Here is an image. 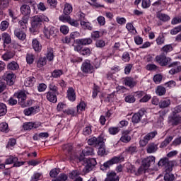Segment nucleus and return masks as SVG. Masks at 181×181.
Here are the masks:
<instances>
[{"instance_id":"obj_1","label":"nucleus","mask_w":181,"mask_h":181,"mask_svg":"<svg viewBox=\"0 0 181 181\" xmlns=\"http://www.w3.org/2000/svg\"><path fill=\"white\" fill-rule=\"evenodd\" d=\"M43 22H49V18L43 14L33 17L31 20V28H30V32L32 33L37 32Z\"/></svg>"},{"instance_id":"obj_2","label":"nucleus","mask_w":181,"mask_h":181,"mask_svg":"<svg viewBox=\"0 0 181 181\" xmlns=\"http://www.w3.org/2000/svg\"><path fill=\"white\" fill-rule=\"evenodd\" d=\"M155 160H156L155 156H148L143 159L141 165L138 169L139 175L145 173V172H146V170L149 169V168L151 167V165H153V163H155Z\"/></svg>"},{"instance_id":"obj_3","label":"nucleus","mask_w":181,"mask_h":181,"mask_svg":"<svg viewBox=\"0 0 181 181\" xmlns=\"http://www.w3.org/2000/svg\"><path fill=\"white\" fill-rule=\"evenodd\" d=\"M91 155H94V149L91 147H87L86 149L82 151L79 157H70V159H74V160H76V162H81V160H84L85 156H90Z\"/></svg>"},{"instance_id":"obj_4","label":"nucleus","mask_w":181,"mask_h":181,"mask_svg":"<svg viewBox=\"0 0 181 181\" xmlns=\"http://www.w3.org/2000/svg\"><path fill=\"white\" fill-rule=\"evenodd\" d=\"M43 33L47 39H50V37L57 36L59 30L53 26L45 27Z\"/></svg>"},{"instance_id":"obj_5","label":"nucleus","mask_w":181,"mask_h":181,"mask_svg":"<svg viewBox=\"0 0 181 181\" xmlns=\"http://www.w3.org/2000/svg\"><path fill=\"white\" fill-rule=\"evenodd\" d=\"M158 166H163L165 168V172H172L173 170V163L169 161V159L166 157L161 158L158 163Z\"/></svg>"},{"instance_id":"obj_6","label":"nucleus","mask_w":181,"mask_h":181,"mask_svg":"<svg viewBox=\"0 0 181 181\" xmlns=\"http://www.w3.org/2000/svg\"><path fill=\"white\" fill-rule=\"evenodd\" d=\"M59 19L61 22H63L64 23H69L71 26H74L75 28H78L80 25L78 21L71 19V17L69 15L62 14L59 16Z\"/></svg>"},{"instance_id":"obj_7","label":"nucleus","mask_w":181,"mask_h":181,"mask_svg":"<svg viewBox=\"0 0 181 181\" xmlns=\"http://www.w3.org/2000/svg\"><path fill=\"white\" fill-rule=\"evenodd\" d=\"M155 59L156 63H158L162 66H168L172 62V59L166 57L164 54L156 56Z\"/></svg>"},{"instance_id":"obj_8","label":"nucleus","mask_w":181,"mask_h":181,"mask_svg":"<svg viewBox=\"0 0 181 181\" xmlns=\"http://www.w3.org/2000/svg\"><path fill=\"white\" fill-rule=\"evenodd\" d=\"M81 70L83 71V73L91 74V73L94 72V66L93 64H91V62L87 59L83 62Z\"/></svg>"},{"instance_id":"obj_9","label":"nucleus","mask_w":181,"mask_h":181,"mask_svg":"<svg viewBox=\"0 0 181 181\" xmlns=\"http://www.w3.org/2000/svg\"><path fill=\"white\" fill-rule=\"evenodd\" d=\"M156 132H153L148 133L147 135L144 136L143 139L139 141V145L141 146H146L148 145V142L151 141V139H153L154 136H156Z\"/></svg>"},{"instance_id":"obj_10","label":"nucleus","mask_w":181,"mask_h":181,"mask_svg":"<svg viewBox=\"0 0 181 181\" xmlns=\"http://www.w3.org/2000/svg\"><path fill=\"white\" fill-rule=\"evenodd\" d=\"M129 134H131V131L129 130H124L122 132V136L119 139L120 142H123V144H128L131 142L132 137Z\"/></svg>"},{"instance_id":"obj_11","label":"nucleus","mask_w":181,"mask_h":181,"mask_svg":"<svg viewBox=\"0 0 181 181\" xmlns=\"http://www.w3.org/2000/svg\"><path fill=\"white\" fill-rule=\"evenodd\" d=\"M15 97H16L18 100V104L23 107H26V93L23 91L18 92L15 94Z\"/></svg>"},{"instance_id":"obj_12","label":"nucleus","mask_w":181,"mask_h":181,"mask_svg":"<svg viewBox=\"0 0 181 181\" xmlns=\"http://www.w3.org/2000/svg\"><path fill=\"white\" fill-rule=\"evenodd\" d=\"M104 141V139L101 136L99 137H92L88 140V145L90 146H95L98 148V146Z\"/></svg>"},{"instance_id":"obj_13","label":"nucleus","mask_w":181,"mask_h":181,"mask_svg":"<svg viewBox=\"0 0 181 181\" xmlns=\"http://www.w3.org/2000/svg\"><path fill=\"white\" fill-rule=\"evenodd\" d=\"M169 67H172V69L169 71L170 74H176L181 71V65L180 62H176L169 65Z\"/></svg>"},{"instance_id":"obj_14","label":"nucleus","mask_w":181,"mask_h":181,"mask_svg":"<svg viewBox=\"0 0 181 181\" xmlns=\"http://www.w3.org/2000/svg\"><path fill=\"white\" fill-rule=\"evenodd\" d=\"M168 122L169 124H171L173 127L179 125L181 124V116L177 115H173L168 117Z\"/></svg>"},{"instance_id":"obj_15","label":"nucleus","mask_w":181,"mask_h":181,"mask_svg":"<svg viewBox=\"0 0 181 181\" xmlns=\"http://www.w3.org/2000/svg\"><path fill=\"white\" fill-rule=\"evenodd\" d=\"M76 97V90H74V88L72 87L69 88L66 91V98H68L69 101L74 102Z\"/></svg>"},{"instance_id":"obj_16","label":"nucleus","mask_w":181,"mask_h":181,"mask_svg":"<svg viewBox=\"0 0 181 181\" xmlns=\"http://www.w3.org/2000/svg\"><path fill=\"white\" fill-rule=\"evenodd\" d=\"M32 47L35 52L39 53L42 50V44H40V42L37 39L34 38L32 40Z\"/></svg>"},{"instance_id":"obj_17","label":"nucleus","mask_w":181,"mask_h":181,"mask_svg":"<svg viewBox=\"0 0 181 181\" xmlns=\"http://www.w3.org/2000/svg\"><path fill=\"white\" fill-rule=\"evenodd\" d=\"M119 162V158L114 157L112 159L107 160L103 164V166L105 169H108L110 166H112V165H115V163H118Z\"/></svg>"},{"instance_id":"obj_18","label":"nucleus","mask_w":181,"mask_h":181,"mask_svg":"<svg viewBox=\"0 0 181 181\" xmlns=\"http://www.w3.org/2000/svg\"><path fill=\"white\" fill-rule=\"evenodd\" d=\"M158 151V144L150 143L146 147L147 153H155Z\"/></svg>"},{"instance_id":"obj_19","label":"nucleus","mask_w":181,"mask_h":181,"mask_svg":"<svg viewBox=\"0 0 181 181\" xmlns=\"http://www.w3.org/2000/svg\"><path fill=\"white\" fill-rule=\"evenodd\" d=\"M87 165H86V172H90V170L93 166H95L97 165V160L95 158H89L86 160Z\"/></svg>"},{"instance_id":"obj_20","label":"nucleus","mask_w":181,"mask_h":181,"mask_svg":"<svg viewBox=\"0 0 181 181\" xmlns=\"http://www.w3.org/2000/svg\"><path fill=\"white\" fill-rule=\"evenodd\" d=\"M124 84L125 86H127V87L132 88V87H135V86H136V81L134 80V78L127 77L124 79Z\"/></svg>"},{"instance_id":"obj_21","label":"nucleus","mask_w":181,"mask_h":181,"mask_svg":"<svg viewBox=\"0 0 181 181\" xmlns=\"http://www.w3.org/2000/svg\"><path fill=\"white\" fill-rule=\"evenodd\" d=\"M98 146V155H99V156H104V155H107V150H105V144H104V141H102Z\"/></svg>"},{"instance_id":"obj_22","label":"nucleus","mask_w":181,"mask_h":181,"mask_svg":"<svg viewBox=\"0 0 181 181\" xmlns=\"http://www.w3.org/2000/svg\"><path fill=\"white\" fill-rule=\"evenodd\" d=\"M80 25L83 29L93 30V25L91 24V23L87 21V20L81 21L80 22Z\"/></svg>"},{"instance_id":"obj_23","label":"nucleus","mask_w":181,"mask_h":181,"mask_svg":"<svg viewBox=\"0 0 181 181\" xmlns=\"http://www.w3.org/2000/svg\"><path fill=\"white\" fill-rule=\"evenodd\" d=\"M14 35L19 40H25V39H26V33L21 30H15Z\"/></svg>"},{"instance_id":"obj_24","label":"nucleus","mask_w":181,"mask_h":181,"mask_svg":"<svg viewBox=\"0 0 181 181\" xmlns=\"http://www.w3.org/2000/svg\"><path fill=\"white\" fill-rule=\"evenodd\" d=\"M29 21V18L28 17H23L19 22L18 25H20V28L21 29H23L24 30H26L28 29V22Z\"/></svg>"},{"instance_id":"obj_25","label":"nucleus","mask_w":181,"mask_h":181,"mask_svg":"<svg viewBox=\"0 0 181 181\" xmlns=\"http://www.w3.org/2000/svg\"><path fill=\"white\" fill-rule=\"evenodd\" d=\"M21 12L22 15H24L25 16H28V15H30V6L26 4L21 6Z\"/></svg>"},{"instance_id":"obj_26","label":"nucleus","mask_w":181,"mask_h":181,"mask_svg":"<svg viewBox=\"0 0 181 181\" xmlns=\"http://www.w3.org/2000/svg\"><path fill=\"white\" fill-rule=\"evenodd\" d=\"M1 40H3L4 45H9L12 42V38L11 35L7 33H4L1 35Z\"/></svg>"},{"instance_id":"obj_27","label":"nucleus","mask_w":181,"mask_h":181,"mask_svg":"<svg viewBox=\"0 0 181 181\" xmlns=\"http://www.w3.org/2000/svg\"><path fill=\"white\" fill-rule=\"evenodd\" d=\"M15 78H16V76H15V74L12 73L7 74L6 78L7 84H8V86H13Z\"/></svg>"},{"instance_id":"obj_28","label":"nucleus","mask_w":181,"mask_h":181,"mask_svg":"<svg viewBox=\"0 0 181 181\" xmlns=\"http://www.w3.org/2000/svg\"><path fill=\"white\" fill-rule=\"evenodd\" d=\"M157 18L162 22H168V21H170V17H169V16L160 12L157 13Z\"/></svg>"},{"instance_id":"obj_29","label":"nucleus","mask_w":181,"mask_h":181,"mask_svg":"<svg viewBox=\"0 0 181 181\" xmlns=\"http://www.w3.org/2000/svg\"><path fill=\"white\" fill-rule=\"evenodd\" d=\"M37 125L33 122H27L24 123L23 128L25 131H30V129H33V128H37Z\"/></svg>"},{"instance_id":"obj_30","label":"nucleus","mask_w":181,"mask_h":181,"mask_svg":"<svg viewBox=\"0 0 181 181\" xmlns=\"http://www.w3.org/2000/svg\"><path fill=\"white\" fill-rule=\"evenodd\" d=\"M73 12V6L69 3H66L64 7V14L70 15Z\"/></svg>"},{"instance_id":"obj_31","label":"nucleus","mask_w":181,"mask_h":181,"mask_svg":"<svg viewBox=\"0 0 181 181\" xmlns=\"http://www.w3.org/2000/svg\"><path fill=\"white\" fill-rule=\"evenodd\" d=\"M35 78L33 76H30L26 78L25 81V87H33V84H35Z\"/></svg>"},{"instance_id":"obj_32","label":"nucleus","mask_w":181,"mask_h":181,"mask_svg":"<svg viewBox=\"0 0 181 181\" xmlns=\"http://www.w3.org/2000/svg\"><path fill=\"white\" fill-rule=\"evenodd\" d=\"M47 99L51 103H57V97L56 96V94L52 92H48L47 93Z\"/></svg>"},{"instance_id":"obj_33","label":"nucleus","mask_w":181,"mask_h":181,"mask_svg":"<svg viewBox=\"0 0 181 181\" xmlns=\"http://www.w3.org/2000/svg\"><path fill=\"white\" fill-rule=\"evenodd\" d=\"M37 112V107H31L24 110L25 115H32V114H36Z\"/></svg>"},{"instance_id":"obj_34","label":"nucleus","mask_w":181,"mask_h":181,"mask_svg":"<svg viewBox=\"0 0 181 181\" xmlns=\"http://www.w3.org/2000/svg\"><path fill=\"white\" fill-rule=\"evenodd\" d=\"M78 43L79 45H83V46H86L87 45H91L93 43V40L91 38H84L78 40Z\"/></svg>"},{"instance_id":"obj_35","label":"nucleus","mask_w":181,"mask_h":181,"mask_svg":"<svg viewBox=\"0 0 181 181\" xmlns=\"http://www.w3.org/2000/svg\"><path fill=\"white\" fill-rule=\"evenodd\" d=\"M156 93L160 96L165 95L166 94V88L162 86H159L156 90Z\"/></svg>"},{"instance_id":"obj_36","label":"nucleus","mask_w":181,"mask_h":181,"mask_svg":"<svg viewBox=\"0 0 181 181\" xmlns=\"http://www.w3.org/2000/svg\"><path fill=\"white\" fill-rule=\"evenodd\" d=\"M169 105H170V100H169V99L162 100L159 103L160 108H168V107H169Z\"/></svg>"},{"instance_id":"obj_37","label":"nucleus","mask_w":181,"mask_h":181,"mask_svg":"<svg viewBox=\"0 0 181 181\" xmlns=\"http://www.w3.org/2000/svg\"><path fill=\"white\" fill-rule=\"evenodd\" d=\"M173 139V136H170L167 137L161 144L160 146V148H165V146H168L170 142H172V140Z\"/></svg>"},{"instance_id":"obj_38","label":"nucleus","mask_w":181,"mask_h":181,"mask_svg":"<svg viewBox=\"0 0 181 181\" xmlns=\"http://www.w3.org/2000/svg\"><path fill=\"white\" fill-rule=\"evenodd\" d=\"M80 176V171L75 170L72 172L69 173V177L71 179V180L74 181L78 177Z\"/></svg>"},{"instance_id":"obj_39","label":"nucleus","mask_w":181,"mask_h":181,"mask_svg":"<svg viewBox=\"0 0 181 181\" xmlns=\"http://www.w3.org/2000/svg\"><path fill=\"white\" fill-rule=\"evenodd\" d=\"M105 181H118V176H117L115 172L110 173L105 179Z\"/></svg>"},{"instance_id":"obj_40","label":"nucleus","mask_w":181,"mask_h":181,"mask_svg":"<svg viewBox=\"0 0 181 181\" xmlns=\"http://www.w3.org/2000/svg\"><path fill=\"white\" fill-rule=\"evenodd\" d=\"M124 101L126 103H129V104H132L133 103H135L136 99L134 93H132L130 95H127L124 98Z\"/></svg>"},{"instance_id":"obj_41","label":"nucleus","mask_w":181,"mask_h":181,"mask_svg":"<svg viewBox=\"0 0 181 181\" xmlns=\"http://www.w3.org/2000/svg\"><path fill=\"white\" fill-rule=\"evenodd\" d=\"M16 160H18V157L10 156L5 160V165H12Z\"/></svg>"},{"instance_id":"obj_42","label":"nucleus","mask_w":181,"mask_h":181,"mask_svg":"<svg viewBox=\"0 0 181 181\" xmlns=\"http://www.w3.org/2000/svg\"><path fill=\"white\" fill-rule=\"evenodd\" d=\"M61 76H63V71L60 69H55L52 73V77L54 78H59V77H61Z\"/></svg>"},{"instance_id":"obj_43","label":"nucleus","mask_w":181,"mask_h":181,"mask_svg":"<svg viewBox=\"0 0 181 181\" xmlns=\"http://www.w3.org/2000/svg\"><path fill=\"white\" fill-rule=\"evenodd\" d=\"M141 118H142L141 113H135L132 118V121L134 124H138L141 121Z\"/></svg>"},{"instance_id":"obj_44","label":"nucleus","mask_w":181,"mask_h":181,"mask_svg":"<svg viewBox=\"0 0 181 181\" xmlns=\"http://www.w3.org/2000/svg\"><path fill=\"white\" fill-rule=\"evenodd\" d=\"M15 56L13 52H6L4 54L2 55V59L5 62H8V60H11Z\"/></svg>"},{"instance_id":"obj_45","label":"nucleus","mask_w":181,"mask_h":181,"mask_svg":"<svg viewBox=\"0 0 181 181\" xmlns=\"http://www.w3.org/2000/svg\"><path fill=\"white\" fill-rule=\"evenodd\" d=\"M164 180L165 181H173L175 180V175L170 172H166V173L164 175Z\"/></svg>"},{"instance_id":"obj_46","label":"nucleus","mask_w":181,"mask_h":181,"mask_svg":"<svg viewBox=\"0 0 181 181\" xmlns=\"http://www.w3.org/2000/svg\"><path fill=\"white\" fill-rule=\"evenodd\" d=\"M7 69L9 70H18L19 69V65L18 63L12 62L7 65Z\"/></svg>"},{"instance_id":"obj_47","label":"nucleus","mask_w":181,"mask_h":181,"mask_svg":"<svg viewBox=\"0 0 181 181\" xmlns=\"http://www.w3.org/2000/svg\"><path fill=\"white\" fill-rule=\"evenodd\" d=\"M126 151L128 153H130L131 155H134V153H136V152H138L136 146L134 145L130 146L126 149Z\"/></svg>"},{"instance_id":"obj_48","label":"nucleus","mask_w":181,"mask_h":181,"mask_svg":"<svg viewBox=\"0 0 181 181\" xmlns=\"http://www.w3.org/2000/svg\"><path fill=\"white\" fill-rule=\"evenodd\" d=\"M44 66H46V58L45 57L39 58L37 62V67H39L40 69Z\"/></svg>"},{"instance_id":"obj_49","label":"nucleus","mask_w":181,"mask_h":181,"mask_svg":"<svg viewBox=\"0 0 181 181\" xmlns=\"http://www.w3.org/2000/svg\"><path fill=\"white\" fill-rule=\"evenodd\" d=\"M8 28H9V23L6 21H3L0 24V30L5 32Z\"/></svg>"},{"instance_id":"obj_50","label":"nucleus","mask_w":181,"mask_h":181,"mask_svg":"<svg viewBox=\"0 0 181 181\" xmlns=\"http://www.w3.org/2000/svg\"><path fill=\"white\" fill-rule=\"evenodd\" d=\"M8 110L6 109V105L0 103V117H4L6 114Z\"/></svg>"},{"instance_id":"obj_51","label":"nucleus","mask_w":181,"mask_h":181,"mask_svg":"<svg viewBox=\"0 0 181 181\" xmlns=\"http://www.w3.org/2000/svg\"><path fill=\"white\" fill-rule=\"evenodd\" d=\"M0 131H1V132H9V127H8V123L6 122L1 123Z\"/></svg>"},{"instance_id":"obj_52","label":"nucleus","mask_w":181,"mask_h":181,"mask_svg":"<svg viewBox=\"0 0 181 181\" xmlns=\"http://www.w3.org/2000/svg\"><path fill=\"white\" fill-rule=\"evenodd\" d=\"M172 50H173L172 45H166L161 48V52H163L164 53H169L172 52Z\"/></svg>"},{"instance_id":"obj_53","label":"nucleus","mask_w":181,"mask_h":181,"mask_svg":"<svg viewBox=\"0 0 181 181\" xmlns=\"http://www.w3.org/2000/svg\"><path fill=\"white\" fill-rule=\"evenodd\" d=\"M9 6V0H0V9H6Z\"/></svg>"},{"instance_id":"obj_54","label":"nucleus","mask_w":181,"mask_h":181,"mask_svg":"<svg viewBox=\"0 0 181 181\" xmlns=\"http://www.w3.org/2000/svg\"><path fill=\"white\" fill-rule=\"evenodd\" d=\"M126 28L129 32L131 33H133V35H135L136 33V30H135V28H134V25L132 23H129L126 25Z\"/></svg>"},{"instance_id":"obj_55","label":"nucleus","mask_w":181,"mask_h":181,"mask_svg":"<svg viewBox=\"0 0 181 181\" xmlns=\"http://www.w3.org/2000/svg\"><path fill=\"white\" fill-rule=\"evenodd\" d=\"M26 62L28 64H32L35 62V55L33 54H27Z\"/></svg>"},{"instance_id":"obj_56","label":"nucleus","mask_w":181,"mask_h":181,"mask_svg":"<svg viewBox=\"0 0 181 181\" xmlns=\"http://www.w3.org/2000/svg\"><path fill=\"white\" fill-rule=\"evenodd\" d=\"M16 145V139H9L8 142L6 145V148L8 149H12L14 146Z\"/></svg>"},{"instance_id":"obj_57","label":"nucleus","mask_w":181,"mask_h":181,"mask_svg":"<svg viewBox=\"0 0 181 181\" xmlns=\"http://www.w3.org/2000/svg\"><path fill=\"white\" fill-rule=\"evenodd\" d=\"M156 43L158 46L165 45V36H163V35H160L156 39Z\"/></svg>"},{"instance_id":"obj_58","label":"nucleus","mask_w":181,"mask_h":181,"mask_svg":"<svg viewBox=\"0 0 181 181\" xmlns=\"http://www.w3.org/2000/svg\"><path fill=\"white\" fill-rule=\"evenodd\" d=\"M46 57L49 62L53 61L54 59V54H53V49H48L47 52Z\"/></svg>"},{"instance_id":"obj_59","label":"nucleus","mask_w":181,"mask_h":181,"mask_svg":"<svg viewBox=\"0 0 181 181\" xmlns=\"http://www.w3.org/2000/svg\"><path fill=\"white\" fill-rule=\"evenodd\" d=\"M82 56H90L91 54V49L90 48L85 47L80 51Z\"/></svg>"},{"instance_id":"obj_60","label":"nucleus","mask_w":181,"mask_h":181,"mask_svg":"<svg viewBox=\"0 0 181 181\" xmlns=\"http://www.w3.org/2000/svg\"><path fill=\"white\" fill-rule=\"evenodd\" d=\"M42 179V174L39 173H35L31 177L30 181H38Z\"/></svg>"},{"instance_id":"obj_61","label":"nucleus","mask_w":181,"mask_h":181,"mask_svg":"<svg viewBox=\"0 0 181 181\" xmlns=\"http://www.w3.org/2000/svg\"><path fill=\"white\" fill-rule=\"evenodd\" d=\"M109 133L110 135H117L118 132H119V128L118 127H110L109 129Z\"/></svg>"},{"instance_id":"obj_62","label":"nucleus","mask_w":181,"mask_h":181,"mask_svg":"<svg viewBox=\"0 0 181 181\" xmlns=\"http://www.w3.org/2000/svg\"><path fill=\"white\" fill-rule=\"evenodd\" d=\"M67 107V105H66L64 103H59L57 106V111L60 112V111H64V108Z\"/></svg>"},{"instance_id":"obj_63","label":"nucleus","mask_w":181,"mask_h":181,"mask_svg":"<svg viewBox=\"0 0 181 181\" xmlns=\"http://www.w3.org/2000/svg\"><path fill=\"white\" fill-rule=\"evenodd\" d=\"M59 30L63 35H67L69 33V26L66 25H61Z\"/></svg>"},{"instance_id":"obj_64","label":"nucleus","mask_w":181,"mask_h":181,"mask_svg":"<svg viewBox=\"0 0 181 181\" xmlns=\"http://www.w3.org/2000/svg\"><path fill=\"white\" fill-rule=\"evenodd\" d=\"M179 32H181V25L174 28L170 30V35H177Z\"/></svg>"}]
</instances>
